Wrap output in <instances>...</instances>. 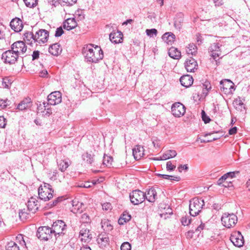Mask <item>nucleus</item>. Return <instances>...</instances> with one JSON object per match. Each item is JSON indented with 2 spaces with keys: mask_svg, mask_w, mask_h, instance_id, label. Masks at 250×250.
<instances>
[{
  "mask_svg": "<svg viewBox=\"0 0 250 250\" xmlns=\"http://www.w3.org/2000/svg\"><path fill=\"white\" fill-rule=\"evenodd\" d=\"M162 38L167 44H171L175 40V36L171 32H167L162 36Z\"/></svg>",
  "mask_w": 250,
  "mask_h": 250,
  "instance_id": "cd10ccee",
  "label": "nucleus"
},
{
  "mask_svg": "<svg viewBox=\"0 0 250 250\" xmlns=\"http://www.w3.org/2000/svg\"><path fill=\"white\" fill-rule=\"evenodd\" d=\"M77 26V23L75 18H68L63 23V27L67 30H70Z\"/></svg>",
  "mask_w": 250,
  "mask_h": 250,
  "instance_id": "aec40b11",
  "label": "nucleus"
},
{
  "mask_svg": "<svg viewBox=\"0 0 250 250\" xmlns=\"http://www.w3.org/2000/svg\"><path fill=\"white\" fill-rule=\"evenodd\" d=\"M132 153L136 160L140 159L144 155V148L140 145H137L132 150Z\"/></svg>",
  "mask_w": 250,
  "mask_h": 250,
  "instance_id": "412c9836",
  "label": "nucleus"
},
{
  "mask_svg": "<svg viewBox=\"0 0 250 250\" xmlns=\"http://www.w3.org/2000/svg\"><path fill=\"white\" fill-rule=\"evenodd\" d=\"M131 219V215L128 213L125 212L120 217L118 222L120 225H123L125 223H126L129 221Z\"/></svg>",
  "mask_w": 250,
  "mask_h": 250,
  "instance_id": "72a5a7b5",
  "label": "nucleus"
},
{
  "mask_svg": "<svg viewBox=\"0 0 250 250\" xmlns=\"http://www.w3.org/2000/svg\"><path fill=\"white\" fill-rule=\"evenodd\" d=\"M54 190L52 186L44 183L43 185H41L38 188L39 196L41 200L45 201L49 200L53 197Z\"/></svg>",
  "mask_w": 250,
  "mask_h": 250,
  "instance_id": "f03ea898",
  "label": "nucleus"
},
{
  "mask_svg": "<svg viewBox=\"0 0 250 250\" xmlns=\"http://www.w3.org/2000/svg\"><path fill=\"white\" fill-rule=\"evenodd\" d=\"M159 177L165 179L170 180V181H179L181 179L179 176H171L167 174H158Z\"/></svg>",
  "mask_w": 250,
  "mask_h": 250,
  "instance_id": "c9c22d12",
  "label": "nucleus"
},
{
  "mask_svg": "<svg viewBox=\"0 0 250 250\" xmlns=\"http://www.w3.org/2000/svg\"><path fill=\"white\" fill-rule=\"evenodd\" d=\"M48 104L56 105L62 102V94L59 91H54L50 93L47 97Z\"/></svg>",
  "mask_w": 250,
  "mask_h": 250,
  "instance_id": "ddd939ff",
  "label": "nucleus"
},
{
  "mask_svg": "<svg viewBox=\"0 0 250 250\" xmlns=\"http://www.w3.org/2000/svg\"><path fill=\"white\" fill-rule=\"evenodd\" d=\"M12 51L18 55V56H21L23 55L27 50V46L23 41H17L13 43L11 46Z\"/></svg>",
  "mask_w": 250,
  "mask_h": 250,
  "instance_id": "6e6552de",
  "label": "nucleus"
},
{
  "mask_svg": "<svg viewBox=\"0 0 250 250\" xmlns=\"http://www.w3.org/2000/svg\"><path fill=\"white\" fill-rule=\"evenodd\" d=\"M17 240H18L21 246H26L25 242L23 239V235L22 234H19L16 237Z\"/></svg>",
  "mask_w": 250,
  "mask_h": 250,
  "instance_id": "603ef678",
  "label": "nucleus"
},
{
  "mask_svg": "<svg viewBox=\"0 0 250 250\" xmlns=\"http://www.w3.org/2000/svg\"><path fill=\"white\" fill-rule=\"evenodd\" d=\"M221 45L219 43H214L209 47V50L211 53V56L214 60L221 55Z\"/></svg>",
  "mask_w": 250,
  "mask_h": 250,
  "instance_id": "2eb2a0df",
  "label": "nucleus"
},
{
  "mask_svg": "<svg viewBox=\"0 0 250 250\" xmlns=\"http://www.w3.org/2000/svg\"><path fill=\"white\" fill-rule=\"evenodd\" d=\"M172 213V212H168V214L167 212V213H163L160 214V216H161L162 218V217H164L165 219H166V218H167V217H168V216L169 215H170V214H171Z\"/></svg>",
  "mask_w": 250,
  "mask_h": 250,
  "instance_id": "338daca9",
  "label": "nucleus"
},
{
  "mask_svg": "<svg viewBox=\"0 0 250 250\" xmlns=\"http://www.w3.org/2000/svg\"><path fill=\"white\" fill-rule=\"evenodd\" d=\"M53 233L56 237L57 235H64L67 230V226L62 220H58L53 223L52 226Z\"/></svg>",
  "mask_w": 250,
  "mask_h": 250,
  "instance_id": "39448f33",
  "label": "nucleus"
},
{
  "mask_svg": "<svg viewBox=\"0 0 250 250\" xmlns=\"http://www.w3.org/2000/svg\"><path fill=\"white\" fill-rule=\"evenodd\" d=\"M177 155V152L174 150H168L165 152L162 156L160 157L159 160H166L175 157Z\"/></svg>",
  "mask_w": 250,
  "mask_h": 250,
  "instance_id": "c756f323",
  "label": "nucleus"
},
{
  "mask_svg": "<svg viewBox=\"0 0 250 250\" xmlns=\"http://www.w3.org/2000/svg\"><path fill=\"white\" fill-rule=\"evenodd\" d=\"M63 33H64V31H63L62 27H59L57 28L56 30L55 36L56 37H60L61 36H62L63 34Z\"/></svg>",
  "mask_w": 250,
  "mask_h": 250,
  "instance_id": "864d4df0",
  "label": "nucleus"
},
{
  "mask_svg": "<svg viewBox=\"0 0 250 250\" xmlns=\"http://www.w3.org/2000/svg\"><path fill=\"white\" fill-rule=\"evenodd\" d=\"M201 115H202V120L204 122V123L205 124L208 123L210 122V119L209 118V117L207 115L205 111H204V110L202 111Z\"/></svg>",
  "mask_w": 250,
  "mask_h": 250,
  "instance_id": "49530a36",
  "label": "nucleus"
},
{
  "mask_svg": "<svg viewBox=\"0 0 250 250\" xmlns=\"http://www.w3.org/2000/svg\"><path fill=\"white\" fill-rule=\"evenodd\" d=\"M28 210L32 213H34L38 209L39 205L38 200L34 197H31L27 204Z\"/></svg>",
  "mask_w": 250,
  "mask_h": 250,
  "instance_id": "4468645a",
  "label": "nucleus"
},
{
  "mask_svg": "<svg viewBox=\"0 0 250 250\" xmlns=\"http://www.w3.org/2000/svg\"><path fill=\"white\" fill-rule=\"evenodd\" d=\"M237 128L236 126L231 128L229 131L230 135L235 134L237 132Z\"/></svg>",
  "mask_w": 250,
  "mask_h": 250,
  "instance_id": "69168bd1",
  "label": "nucleus"
},
{
  "mask_svg": "<svg viewBox=\"0 0 250 250\" xmlns=\"http://www.w3.org/2000/svg\"><path fill=\"white\" fill-rule=\"evenodd\" d=\"M80 235L82 237L81 240L84 242L90 241L92 238L89 230L87 229L82 228L80 231Z\"/></svg>",
  "mask_w": 250,
  "mask_h": 250,
  "instance_id": "393cba45",
  "label": "nucleus"
},
{
  "mask_svg": "<svg viewBox=\"0 0 250 250\" xmlns=\"http://www.w3.org/2000/svg\"><path fill=\"white\" fill-rule=\"evenodd\" d=\"M131 245L129 243L125 242L123 243L121 246V250H131Z\"/></svg>",
  "mask_w": 250,
  "mask_h": 250,
  "instance_id": "de8ad7c7",
  "label": "nucleus"
},
{
  "mask_svg": "<svg viewBox=\"0 0 250 250\" xmlns=\"http://www.w3.org/2000/svg\"><path fill=\"white\" fill-rule=\"evenodd\" d=\"M204 86L205 87V88L207 90H208L209 89H210L211 88V86H210V83L207 82H206L204 84H203Z\"/></svg>",
  "mask_w": 250,
  "mask_h": 250,
  "instance_id": "774afa93",
  "label": "nucleus"
},
{
  "mask_svg": "<svg viewBox=\"0 0 250 250\" xmlns=\"http://www.w3.org/2000/svg\"><path fill=\"white\" fill-rule=\"evenodd\" d=\"M145 194V199L148 202L154 203L155 201L157 196V192L154 188H151L149 189Z\"/></svg>",
  "mask_w": 250,
  "mask_h": 250,
  "instance_id": "5701e85b",
  "label": "nucleus"
},
{
  "mask_svg": "<svg viewBox=\"0 0 250 250\" xmlns=\"http://www.w3.org/2000/svg\"><path fill=\"white\" fill-rule=\"evenodd\" d=\"M186 51L188 54L195 55L197 52V46L193 43H190L189 44L188 47Z\"/></svg>",
  "mask_w": 250,
  "mask_h": 250,
  "instance_id": "f704fd0d",
  "label": "nucleus"
},
{
  "mask_svg": "<svg viewBox=\"0 0 250 250\" xmlns=\"http://www.w3.org/2000/svg\"><path fill=\"white\" fill-rule=\"evenodd\" d=\"M178 168L179 169V171L180 172L182 171V169H185L186 170H187L188 169V167L187 165H180L178 167Z\"/></svg>",
  "mask_w": 250,
  "mask_h": 250,
  "instance_id": "0e129e2a",
  "label": "nucleus"
},
{
  "mask_svg": "<svg viewBox=\"0 0 250 250\" xmlns=\"http://www.w3.org/2000/svg\"><path fill=\"white\" fill-rule=\"evenodd\" d=\"M62 49L58 43L50 45L48 48L49 52L53 56H58L62 52Z\"/></svg>",
  "mask_w": 250,
  "mask_h": 250,
  "instance_id": "a878e982",
  "label": "nucleus"
},
{
  "mask_svg": "<svg viewBox=\"0 0 250 250\" xmlns=\"http://www.w3.org/2000/svg\"><path fill=\"white\" fill-rule=\"evenodd\" d=\"M97 241L100 247L104 249L109 244V239L106 234H101L99 235Z\"/></svg>",
  "mask_w": 250,
  "mask_h": 250,
  "instance_id": "b1692460",
  "label": "nucleus"
},
{
  "mask_svg": "<svg viewBox=\"0 0 250 250\" xmlns=\"http://www.w3.org/2000/svg\"><path fill=\"white\" fill-rule=\"evenodd\" d=\"M221 222L224 226L230 228L237 223V217L233 213H224L222 216Z\"/></svg>",
  "mask_w": 250,
  "mask_h": 250,
  "instance_id": "20e7f679",
  "label": "nucleus"
},
{
  "mask_svg": "<svg viewBox=\"0 0 250 250\" xmlns=\"http://www.w3.org/2000/svg\"><path fill=\"white\" fill-rule=\"evenodd\" d=\"M6 250H20V248L16 242L10 241L7 244Z\"/></svg>",
  "mask_w": 250,
  "mask_h": 250,
  "instance_id": "e433bc0d",
  "label": "nucleus"
},
{
  "mask_svg": "<svg viewBox=\"0 0 250 250\" xmlns=\"http://www.w3.org/2000/svg\"><path fill=\"white\" fill-rule=\"evenodd\" d=\"M74 16H75V19L77 18L78 20L81 21L84 19V12L81 9L76 11Z\"/></svg>",
  "mask_w": 250,
  "mask_h": 250,
  "instance_id": "ea45409f",
  "label": "nucleus"
},
{
  "mask_svg": "<svg viewBox=\"0 0 250 250\" xmlns=\"http://www.w3.org/2000/svg\"><path fill=\"white\" fill-rule=\"evenodd\" d=\"M32 106V101L30 98H26L21 101L17 106V109L20 110L27 109Z\"/></svg>",
  "mask_w": 250,
  "mask_h": 250,
  "instance_id": "4be33fe9",
  "label": "nucleus"
},
{
  "mask_svg": "<svg viewBox=\"0 0 250 250\" xmlns=\"http://www.w3.org/2000/svg\"><path fill=\"white\" fill-rule=\"evenodd\" d=\"M170 57L174 59H179L181 58V52L174 47H170L168 52Z\"/></svg>",
  "mask_w": 250,
  "mask_h": 250,
  "instance_id": "c85d7f7f",
  "label": "nucleus"
},
{
  "mask_svg": "<svg viewBox=\"0 0 250 250\" xmlns=\"http://www.w3.org/2000/svg\"><path fill=\"white\" fill-rule=\"evenodd\" d=\"M112 161L113 158L112 157L105 154L104 155L103 161V164L104 165H105L106 166H110L111 165Z\"/></svg>",
  "mask_w": 250,
  "mask_h": 250,
  "instance_id": "58836bf2",
  "label": "nucleus"
},
{
  "mask_svg": "<svg viewBox=\"0 0 250 250\" xmlns=\"http://www.w3.org/2000/svg\"><path fill=\"white\" fill-rule=\"evenodd\" d=\"M205 224L201 222V224L195 229V232H201L205 228Z\"/></svg>",
  "mask_w": 250,
  "mask_h": 250,
  "instance_id": "13d9d810",
  "label": "nucleus"
},
{
  "mask_svg": "<svg viewBox=\"0 0 250 250\" xmlns=\"http://www.w3.org/2000/svg\"><path fill=\"white\" fill-rule=\"evenodd\" d=\"M26 6L32 8L35 7L38 4V0H23Z\"/></svg>",
  "mask_w": 250,
  "mask_h": 250,
  "instance_id": "a19ab883",
  "label": "nucleus"
},
{
  "mask_svg": "<svg viewBox=\"0 0 250 250\" xmlns=\"http://www.w3.org/2000/svg\"><path fill=\"white\" fill-rule=\"evenodd\" d=\"M102 208L104 210H108L111 209L112 206L109 203H105L102 205Z\"/></svg>",
  "mask_w": 250,
  "mask_h": 250,
  "instance_id": "6e6d98bb",
  "label": "nucleus"
},
{
  "mask_svg": "<svg viewBox=\"0 0 250 250\" xmlns=\"http://www.w3.org/2000/svg\"><path fill=\"white\" fill-rule=\"evenodd\" d=\"M53 234L51 228L43 226L38 228L37 236L41 240L46 241L52 238Z\"/></svg>",
  "mask_w": 250,
  "mask_h": 250,
  "instance_id": "423d86ee",
  "label": "nucleus"
},
{
  "mask_svg": "<svg viewBox=\"0 0 250 250\" xmlns=\"http://www.w3.org/2000/svg\"><path fill=\"white\" fill-rule=\"evenodd\" d=\"M194 231L193 230H189L186 233V236L187 238L188 239H191L193 237V234L194 233Z\"/></svg>",
  "mask_w": 250,
  "mask_h": 250,
  "instance_id": "e2e57ef3",
  "label": "nucleus"
},
{
  "mask_svg": "<svg viewBox=\"0 0 250 250\" xmlns=\"http://www.w3.org/2000/svg\"><path fill=\"white\" fill-rule=\"evenodd\" d=\"M171 112L175 117H180L185 113L186 107L180 103H175L171 106Z\"/></svg>",
  "mask_w": 250,
  "mask_h": 250,
  "instance_id": "9d476101",
  "label": "nucleus"
},
{
  "mask_svg": "<svg viewBox=\"0 0 250 250\" xmlns=\"http://www.w3.org/2000/svg\"><path fill=\"white\" fill-rule=\"evenodd\" d=\"M11 28L15 32H20L23 28L22 22L19 18L13 19L10 22Z\"/></svg>",
  "mask_w": 250,
  "mask_h": 250,
  "instance_id": "dca6fc26",
  "label": "nucleus"
},
{
  "mask_svg": "<svg viewBox=\"0 0 250 250\" xmlns=\"http://www.w3.org/2000/svg\"><path fill=\"white\" fill-rule=\"evenodd\" d=\"M62 1L66 6H72L77 2V0H62Z\"/></svg>",
  "mask_w": 250,
  "mask_h": 250,
  "instance_id": "5fc2aeb1",
  "label": "nucleus"
},
{
  "mask_svg": "<svg viewBox=\"0 0 250 250\" xmlns=\"http://www.w3.org/2000/svg\"><path fill=\"white\" fill-rule=\"evenodd\" d=\"M94 155L88 152L84 153L82 155V158L84 161L88 164H91L94 161Z\"/></svg>",
  "mask_w": 250,
  "mask_h": 250,
  "instance_id": "473e14b6",
  "label": "nucleus"
},
{
  "mask_svg": "<svg viewBox=\"0 0 250 250\" xmlns=\"http://www.w3.org/2000/svg\"><path fill=\"white\" fill-rule=\"evenodd\" d=\"M181 84L184 87H188L190 86L193 82V79L189 75H186L182 76L180 79Z\"/></svg>",
  "mask_w": 250,
  "mask_h": 250,
  "instance_id": "6ab92c4d",
  "label": "nucleus"
},
{
  "mask_svg": "<svg viewBox=\"0 0 250 250\" xmlns=\"http://www.w3.org/2000/svg\"><path fill=\"white\" fill-rule=\"evenodd\" d=\"M40 51L38 50L34 51L32 55V60H35L39 58Z\"/></svg>",
  "mask_w": 250,
  "mask_h": 250,
  "instance_id": "4d7b16f0",
  "label": "nucleus"
},
{
  "mask_svg": "<svg viewBox=\"0 0 250 250\" xmlns=\"http://www.w3.org/2000/svg\"><path fill=\"white\" fill-rule=\"evenodd\" d=\"M185 66L187 71L193 72L197 69V62L195 59L191 58L186 62Z\"/></svg>",
  "mask_w": 250,
  "mask_h": 250,
  "instance_id": "a211bd4d",
  "label": "nucleus"
},
{
  "mask_svg": "<svg viewBox=\"0 0 250 250\" xmlns=\"http://www.w3.org/2000/svg\"><path fill=\"white\" fill-rule=\"evenodd\" d=\"M63 197H58L56 198L52 202L49 203L50 204V207L56 206L59 202L62 201Z\"/></svg>",
  "mask_w": 250,
  "mask_h": 250,
  "instance_id": "8fccbe9b",
  "label": "nucleus"
},
{
  "mask_svg": "<svg viewBox=\"0 0 250 250\" xmlns=\"http://www.w3.org/2000/svg\"><path fill=\"white\" fill-rule=\"evenodd\" d=\"M131 202L134 205H139L145 200V194L140 190H133L129 195Z\"/></svg>",
  "mask_w": 250,
  "mask_h": 250,
  "instance_id": "0eeeda50",
  "label": "nucleus"
},
{
  "mask_svg": "<svg viewBox=\"0 0 250 250\" xmlns=\"http://www.w3.org/2000/svg\"><path fill=\"white\" fill-rule=\"evenodd\" d=\"M240 237L241 238H239L238 236L235 234L231 235L230 237V240L235 246L240 247L244 244L243 237L242 236H240Z\"/></svg>",
  "mask_w": 250,
  "mask_h": 250,
  "instance_id": "bb28decb",
  "label": "nucleus"
},
{
  "mask_svg": "<svg viewBox=\"0 0 250 250\" xmlns=\"http://www.w3.org/2000/svg\"><path fill=\"white\" fill-rule=\"evenodd\" d=\"M49 37V32L45 29H40L36 32L34 39L35 42L39 43H45L47 41Z\"/></svg>",
  "mask_w": 250,
  "mask_h": 250,
  "instance_id": "9b49d317",
  "label": "nucleus"
},
{
  "mask_svg": "<svg viewBox=\"0 0 250 250\" xmlns=\"http://www.w3.org/2000/svg\"><path fill=\"white\" fill-rule=\"evenodd\" d=\"M123 35L121 31L112 32L109 35L110 41L114 43H119L122 42Z\"/></svg>",
  "mask_w": 250,
  "mask_h": 250,
  "instance_id": "f3484780",
  "label": "nucleus"
},
{
  "mask_svg": "<svg viewBox=\"0 0 250 250\" xmlns=\"http://www.w3.org/2000/svg\"><path fill=\"white\" fill-rule=\"evenodd\" d=\"M239 173V172L238 171H235L233 172H229L226 174H225L226 175L227 178H228V180H229V178L231 179L235 176V174H238Z\"/></svg>",
  "mask_w": 250,
  "mask_h": 250,
  "instance_id": "3c124183",
  "label": "nucleus"
},
{
  "mask_svg": "<svg viewBox=\"0 0 250 250\" xmlns=\"http://www.w3.org/2000/svg\"><path fill=\"white\" fill-rule=\"evenodd\" d=\"M215 6H220L224 4L223 0H212Z\"/></svg>",
  "mask_w": 250,
  "mask_h": 250,
  "instance_id": "680f3d73",
  "label": "nucleus"
},
{
  "mask_svg": "<svg viewBox=\"0 0 250 250\" xmlns=\"http://www.w3.org/2000/svg\"><path fill=\"white\" fill-rule=\"evenodd\" d=\"M7 101L2 99H0V107L1 108H5L7 105Z\"/></svg>",
  "mask_w": 250,
  "mask_h": 250,
  "instance_id": "052dcab7",
  "label": "nucleus"
},
{
  "mask_svg": "<svg viewBox=\"0 0 250 250\" xmlns=\"http://www.w3.org/2000/svg\"><path fill=\"white\" fill-rule=\"evenodd\" d=\"M59 168L62 171H65L69 166L68 162L64 160H60L58 162Z\"/></svg>",
  "mask_w": 250,
  "mask_h": 250,
  "instance_id": "4c0bfd02",
  "label": "nucleus"
},
{
  "mask_svg": "<svg viewBox=\"0 0 250 250\" xmlns=\"http://www.w3.org/2000/svg\"><path fill=\"white\" fill-rule=\"evenodd\" d=\"M19 217L21 220H25L29 217V214L24 209L19 211Z\"/></svg>",
  "mask_w": 250,
  "mask_h": 250,
  "instance_id": "a18cd8bd",
  "label": "nucleus"
},
{
  "mask_svg": "<svg viewBox=\"0 0 250 250\" xmlns=\"http://www.w3.org/2000/svg\"><path fill=\"white\" fill-rule=\"evenodd\" d=\"M146 35L150 37H156L157 34V30L155 28L146 29Z\"/></svg>",
  "mask_w": 250,
  "mask_h": 250,
  "instance_id": "c03bdc74",
  "label": "nucleus"
},
{
  "mask_svg": "<svg viewBox=\"0 0 250 250\" xmlns=\"http://www.w3.org/2000/svg\"><path fill=\"white\" fill-rule=\"evenodd\" d=\"M191 218L190 216H185L181 218V223L184 226H188L190 224Z\"/></svg>",
  "mask_w": 250,
  "mask_h": 250,
  "instance_id": "37998d69",
  "label": "nucleus"
},
{
  "mask_svg": "<svg viewBox=\"0 0 250 250\" xmlns=\"http://www.w3.org/2000/svg\"><path fill=\"white\" fill-rule=\"evenodd\" d=\"M166 168L167 171H173L176 168V165H173L171 161H168L167 163Z\"/></svg>",
  "mask_w": 250,
  "mask_h": 250,
  "instance_id": "09e8293b",
  "label": "nucleus"
},
{
  "mask_svg": "<svg viewBox=\"0 0 250 250\" xmlns=\"http://www.w3.org/2000/svg\"><path fill=\"white\" fill-rule=\"evenodd\" d=\"M83 55L87 62L96 63L104 57L103 51L100 46H94L89 44L84 46L82 50Z\"/></svg>",
  "mask_w": 250,
  "mask_h": 250,
  "instance_id": "f257e3e1",
  "label": "nucleus"
},
{
  "mask_svg": "<svg viewBox=\"0 0 250 250\" xmlns=\"http://www.w3.org/2000/svg\"><path fill=\"white\" fill-rule=\"evenodd\" d=\"M19 57L11 49L3 52L1 56V59L6 63L10 64H14L17 61Z\"/></svg>",
  "mask_w": 250,
  "mask_h": 250,
  "instance_id": "1a4fd4ad",
  "label": "nucleus"
},
{
  "mask_svg": "<svg viewBox=\"0 0 250 250\" xmlns=\"http://www.w3.org/2000/svg\"><path fill=\"white\" fill-rule=\"evenodd\" d=\"M34 37L35 35L31 32H26L23 34L24 41L30 44L32 43L33 41L35 42Z\"/></svg>",
  "mask_w": 250,
  "mask_h": 250,
  "instance_id": "7c9ffc66",
  "label": "nucleus"
},
{
  "mask_svg": "<svg viewBox=\"0 0 250 250\" xmlns=\"http://www.w3.org/2000/svg\"><path fill=\"white\" fill-rule=\"evenodd\" d=\"M220 88L221 90L225 94L231 92V89H234V83L229 80L225 79L220 82Z\"/></svg>",
  "mask_w": 250,
  "mask_h": 250,
  "instance_id": "f8f14e48",
  "label": "nucleus"
},
{
  "mask_svg": "<svg viewBox=\"0 0 250 250\" xmlns=\"http://www.w3.org/2000/svg\"><path fill=\"white\" fill-rule=\"evenodd\" d=\"M229 183L231 184V181L228 180L225 174L220 178L217 181L218 185H222L225 187H229Z\"/></svg>",
  "mask_w": 250,
  "mask_h": 250,
  "instance_id": "2f4dec72",
  "label": "nucleus"
},
{
  "mask_svg": "<svg viewBox=\"0 0 250 250\" xmlns=\"http://www.w3.org/2000/svg\"><path fill=\"white\" fill-rule=\"evenodd\" d=\"M204 206V201L203 199L198 198H194L189 202V209L190 215L195 216L198 215Z\"/></svg>",
  "mask_w": 250,
  "mask_h": 250,
  "instance_id": "7ed1b4c3",
  "label": "nucleus"
},
{
  "mask_svg": "<svg viewBox=\"0 0 250 250\" xmlns=\"http://www.w3.org/2000/svg\"><path fill=\"white\" fill-rule=\"evenodd\" d=\"M90 221V218L86 213H84L81 215L80 222L82 223H89Z\"/></svg>",
  "mask_w": 250,
  "mask_h": 250,
  "instance_id": "79ce46f5",
  "label": "nucleus"
},
{
  "mask_svg": "<svg viewBox=\"0 0 250 250\" xmlns=\"http://www.w3.org/2000/svg\"><path fill=\"white\" fill-rule=\"evenodd\" d=\"M5 119L3 117V116H0V128L4 127L6 123L5 122Z\"/></svg>",
  "mask_w": 250,
  "mask_h": 250,
  "instance_id": "bf43d9fd",
  "label": "nucleus"
}]
</instances>
